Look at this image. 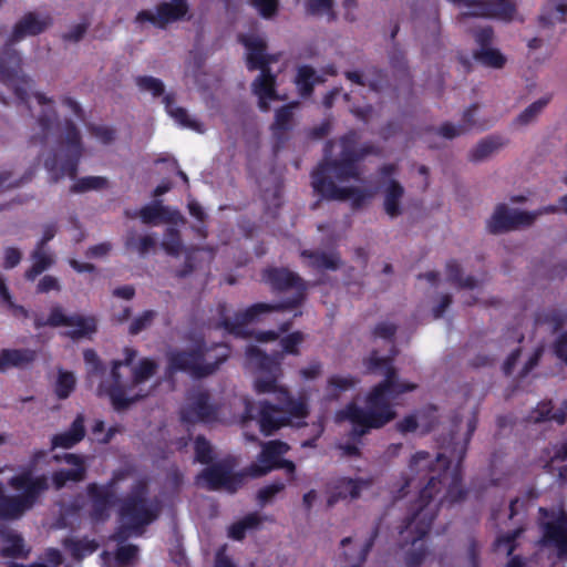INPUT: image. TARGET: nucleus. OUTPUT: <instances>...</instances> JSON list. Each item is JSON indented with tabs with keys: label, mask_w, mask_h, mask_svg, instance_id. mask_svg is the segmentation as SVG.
<instances>
[{
	"label": "nucleus",
	"mask_w": 567,
	"mask_h": 567,
	"mask_svg": "<svg viewBox=\"0 0 567 567\" xmlns=\"http://www.w3.org/2000/svg\"><path fill=\"white\" fill-rule=\"evenodd\" d=\"M259 70L260 74L251 84L252 92L256 95L268 96L270 100H278L279 96L276 91V75L271 72L270 66Z\"/></svg>",
	"instance_id": "c9c22d12"
},
{
	"label": "nucleus",
	"mask_w": 567,
	"mask_h": 567,
	"mask_svg": "<svg viewBox=\"0 0 567 567\" xmlns=\"http://www.w3.org/2000/svg\"><path fill=\"white\" fill-rule=\"evenodd\" d=\"M480 107L478 103L471 104L464 110L461 118V131L468 133L471 131H486L494 125V121L476 117Z\"/></svg>",
	"instance_id": "58836bf2"
},
{
	"label": "nucleus",
	"mask_w": 567,
	"mask_h": 567,
	"mask_svg": "<svg viewBox=\"0 0 567 567\" xmlns=\"http://www.w3.org/2000/svg\"><path fill=\"white\" fill-rule=\"evenodd\" d=\"M205 482L208 491H218L225 488L231 493L236 492L243 483L240 474L233 473L231 465L226 462L215 463L204 468L197 476V484Z\"/></svg>",
	"instance_id": "f3484780"
},
{
	"label": "nucleus",
	"mask_w": 567,
	"mask_h": 567,
	"mask_svg": "<svg viewBox=\"0 0 567 567\" xmlns=\"http://www.w3.org/2000/svg\"><path fill=\"white\" fill-rule=\"evenodd\" d=\"M32 266L25 271L24 278L34 281L38 276L49 269L53 264V257L45 251V248L35 246L31 252Z\"/></svg>",
	"instance_id": "e433bc0d"
},
{
	"label": "nucleus",
	"mask_w": 567,
	"mask_h": 567,
	"mask_svg": "<svg viewBox=\"0 0 567 567\" xmlns=\"http://www.w3.org/2000/svg\"><path fill=\"white\" fill-rule=\"evenodd\" d=\"M51 24V18L39 19L37 13H25L13 27V30L0 51V82L12 87L19 102L30 110L29 90L31 79L20 75L22 59L13 48L16 42L30 35L42 33Z\"/></svg>",
	"instance_id": "7ed1b4c3"
},
{
	"label": "nucleus",
	"mask_w": 567,
	"mask_h": 567,
	"mask_svg": "<svg viewBox=\"0 0 567 567\" xmlns=\"http://www.w3.org/2000/svg\"><path fill=\"white\" fill-rule=\"evenodd\" d=\"M300 256L308 260V267L316 270H337L341 265L337 252L303 249Z\"/></svg>",
	"instance_id": "2f4dec72"
},
{
	"label": "nucleus",
	"mask_w": 567,
	"mask_h": 567,
	"mask_svg": "<svg viewBox=\"0 0 567 567\" xmlns=\"http://www.w3.org/2000/svg\"><path fill=\"white\" fill-rule=\"evenodd\" d=\"M311 186L315 193L318 194L323 199H351V207L354 210L362 208L367 203L368 198L371 197V194L359 187H340L334 183L333 178L316 179V182H311Z\"/></svg>",
	"instance_id": "2eb2a0df"
},
{
	"label": "nucleus",
	"mask_w": 567,
	"mask_h": 567,
	"mask_svg": "<svg viewBox=\"0 0 567 567\" xmlns=\"http://www.w3.org/2000/svg\"><path fill=\"white\" fill-rule=\"evenodd\" d=\"M109 181L102 176H86L79 178L70 188L71 193L79 194L89 190H99L107 187Z\"/></svg>",
	"instance_id": "6e6d98bb"
},
{
	"label": "nucleus",
	"mask_w": 567,
	"mask_h": 567,
	"mask_svg": "<svg viewBox=\"0 0 567 567\" xmlns=\"http://www.w3.org/2000/svg\"><path fill=\"white\" fill-rule=\"evenodd\" d=\"M189 10L187 0H169L158 3L155 13L142 10L136 16L137 22H150L158 29H166L173 22L184 19Z\"/></svg>",
	"instance_id": "dca6fc26"
},
{
	"label": "nucleus",
	"mask_w": 567,
	"mask_h": 567,
	"mask_svg": "<svg viewBox=\"0 0 567 567\" xmlns=\"http://www.w3.org/2000/svg\"><path fill=\"white\" fill-rule=\"evenodd\" d=\"M125 247L128 250H136L140 255H145L156 247V238L153 235L136 237L132 231L125 238Z\"/></svg>",
	"instance_id": "5fc2aeb1"
},
{
	"label": "nucleus",
	"mask_w": 567,
	"mask_h": 567,
	"mask_svg": "<svg viewBox=\"0 0 567 567\" xmlns=\"http://www.w3.org/2000/svg\"><path fill=\"white\" fill-rule=\"evenodd\" d=\"M126 472L114 471L105 484L90 483L86 494L91 503L89 517L93 523H105L111 516V508L117 503L116 485L126 477Z\"/></svg>",
	"instance_id": "ddd939ff"
},
{
	"label": "nucleus",
	"mask_w": 567,
	"mask_h": 567,
	"mask_svg": "<svg viewBox=\"0 0 567 567\" xmlns=\"http://www.w3.org/2000/svg\"><path fill=\"white\" fill-rule=\"evenodd\" d=\"M447 280L458 287L474 289L477 287V280L473 276L463 277L461 265L455 259H451L445 266Z\"/></svg>",
	"instance_id": "a19ab883"
},
{
	"label": "nucleus",
	"mask_w": 567,
	"mask_h": 567,
	"mask_svg": "<svg viewBox=\"0 0 567 567\" xmlns=\"http://www.w3.org/2000/svg\"><path fill=\"white\" fill-rule=\"evenodd\" d=\"M473 10L461 13V19L468 17H498L512 19L515 6L509 0H473Z\"/></svg>",
	"instance_id": "5701e85b"
},
{
	"label": "nucleus",
	"mask_w": 567,
	"mask_h": 567,
	"mask_svg": "<svg viewBox=\"0 0 567 567\" xmlns=\"http://www.w3.org/2000/svg\"><path fill=\"white\" fill-rule=\"evenodd\" d=\"M76 379L71 371L58 369L54 393L59 400H66L75 390Z\"/></svg>",
	"instance_id": "c03bdc74"
},
{
	"label": "nucleus",
	"mask_w": 567,
	"mask_h": 567,
	"mask_svg": "<svg viewBox=\"0 0 567 567\" xmlns=\"http://www.w3.org/2000/svg\"><path fill=\"white\" fill-rule=\"evenodd\" d=\"M162 248L169 256L176 257L179 255L183 244L178 229L169 227L165 230Z\"/></svg>",
	"instance_id": "bf43d9fd"
},
{
	"label": "nucleus",
	"mask_w": 567,
	"mask_h": 567,
	"mask_svg": "<svg viewBox=\"0 0 567 567\" xmlns=\"http://www.w3.org/2000/svg\"><path fill=\"white\" fill-rule=\"evenodd\" d=\"M70 320L68 327H73L74 329L69 330L65 334L72 340L91 339L97 331V320L94 316L74 313L70 316Z\"/></svg>",
	"instance_id": "473e14b6"
},
{
	"label": "nucleus",
	"mask_w": 567,
	"mask_h": 567,
	"mask_svg": "<svg viewBox=\"0 0 567 567\" xmlns=\"http://www.w3.org/2000/svg\"><path fill=\"white\" fill-rule=\"evenodd\" d=\"M147 494L146 481L138 480L133 484L130 493L121 499L117 513L120 525L110 536L111 540L124 544L131 537H141L146 527L159 517L158 501L150 499Z\"/></svg>",
	"instance_id": "39448f33"
},
{
	"label": "nucleus",
	"mask_w": 567,
	"mask_h": 567,
	"mask_svg": "<svg viewBox=\"0 0 567 567\" xmlns=\"http://www.w3.org/2000/svg\"><path fill=\"white\" fill-rule=\"evenodd\" d=\"M404 187L396 179L391 178L383 189V209L384 213L391 218H398L402 215L403 209L401 200L404 196Z\"/></svg>",
	"instance_id": "cd10ccee"
},
{
	"label": "nucleus",
	"mask_w": 567,
	"mask_h": 567,
	"mask_svg": "<svg viewBox=\"0 0 567 567\" xmlns=\"http://www.w3.org/2000/svg\"><path fill=\"white\" fill-rule=\"evenodd\" d=\"M61 144L62 154L54 153L44 161L51 183H58L64 176L76 177L83 145L80 131L72 120L64 121V136Z\"/></svg>",
	"instance_id": "9d476101"
},
{
	"label": "nucleus",
	"mask_w": 567,
	"mask_h": 567,
	"mask_svg": "<svg viewBox=\"0 0 567 567\" xmlns=\"http://www.w3.org/2000/svg\"><path fill=\"white\" fill-rule=\"evenodd\" d=\"M567 16V4L558 3L553 8L546 6L538 17V22L542 27L548 28L555 24V22H564Z\"/></svg>",
	"instance_id": "864d4df0"
},
{
	"label": "nucleus",
	"mask_w": 567,
	"mask_h": 567,
	"mask_svg": "<svg viewBox=\"0 0 567 567\" xmlns=\"http://www.w3.org/2000/svg\"><path fill=\"white\" fill-rule=\"evenodd\" d=\"M138 217L143 224L152 225L158 220L174 223L181 217V214L178 210H172L169 207L164 206L162 200H154L138 210Z\"/></svg>",
	"instance_id": "bb28decb"
},
{
	"label": "nucleus",
	"mask_w": 567,
	"mask_h": 567,
	"mask_svg": "<svg viewBox=\"0 0 567 567\" xmlns=\"http://www.w3.org/2000/svg\"><path fill=\"white\" fill-rule=\"evenodd\" d=\"M221 351L212 359L209 348L204 340L195 343L189 350H173L167 353V370L171 373L186 372L194 379H203L215 373L229 357L225 344H216Z\"/></svg>",
	"instance_id": "1a4fd4ad"
},
{
	"label": "nucleus",
	"mask_w": 567,
	"mask_h": 567,
	"mask_svg": "<svg viewBox=\"0 0 567 567\" xmlns=\"http://www.w3.org/2000/svg\"><path fill=\"white\" fill-rule=\"evenodd\" d=\"M468 437L476 429V420H470ZM467 439L464 443L457 444L452 456L439 453L435 458L429 452L419 451L412 455L409 470L410 477L405 478L400 493L405 495L413 481L426 480V484L419 493L417 498L411 504L410 514L400 526L399 534L403 545L415 546L431 530L434 519L437 516L439 507L444 503L456 504L465 499L467 491L462 485V463L467 452Z\"/></svg>",
	"instance_id": "f257e3e1"
},
{
	"label": "nucleus",
	"mask_w": 567,
	"mask_h": 567,
	"mask_svg": "<svg viewBox=\"0 0 567 567\" xmlns=\"http://www.w3.org/2000/svg\"><path fill=\"white\" fill-rule=\"evenodd\" d=\"M307 415V404L301 400H296L287 389H280L277 404L260 401L256 409L252 403L248 402L244 419H257L260 432L269 436L281 427L289 425L291 419H305Z\"/></svg>",
	"instance_id": "0eeeda50"
},
{
	"label": "nucleus",
	"mask_w": 567,
	"mask_h": 567,
	"mask_svg": "<svg viewBox=\"0 0 567 567\" xmlns=\"http://www.w3.org/2000/svg\"><path fill=\"white\" fill-rule=\"evenodd\" d=\"M34 97L37 99L40 105H49L44 109L41 114L37 118L38 126L40 132L30 137V143L33 145H45L49 136L51 134V130L56 122L58 114L53 107V100L48 97L45 94L41 92H35Z\"/></svg>",
	"instance_id": "b1692460"
},
{
	"label": "nucleus",
	"mask_w": 567,
	"mask_h": 567,
	"mask_svg": "<svg viewBox=\"0 0 567 567\" xmlns=\"http://www.w3.org/2000/svg\"><path fill=\"white\" fill-rule=\"evenodd\" d=\"M7 543L0 549V556L4 558H28L30 548L25 547L24 539L19 534H9L6 536Z\"/></svg>",
	"instance_id": "ea45409f"
},
{
	"label": "nucleus",
	"mask_w": 567,
	"mask_h": 567,
	"mask_svg": "<svg viewBox=\"0 0 567 567\" xmlns=\"http://www.w3.org/2000/svg\"><path fill=\"white\" fill-rule=\"evenodd\" d=\"M386 382L378 388H372L367 396L368 409H363L354 403L347 405L344 416L352 423V429L348 437L358 444L362 443V437L371 429H381L395 419L396 412L392 404L384 402L382 391Z\"/></svg>",
	"instance_id": "6e6552de"
},
{
	"label": "nucleus",
	"mask_w": 567,
	"mask_h": 567,
	"mask_svg": "<svg viewBox=\"0 0 567 567\" xmlns=\"http://www.w3.org/2000/svg\"><path fill=\"white\" fill-rule=\"evenodd\" d=\"M261 278L274 292L292 291V295L277 303H254L244 311L236 313L234 319L221 316L220 327L228 333L245 338L249 334L247 326L259 320L262 315L274 311L292 310L299 308L305 302L307 285L298 274L285 267H268L262 270ZM223 310L224 307H221L220 315H223Z\"/></svg>",
	"instance_id": "f03ea898"
},
{
	"label": "nucleus",
	"mask_w": 567,
	"mask_h": 567,
	"mask_svg": "<svg viewBox=\"0 0 567 567\" xmlns=\"http://www.w3.org/2000/svg\"><path fill=\"white\" fill-rule=\"evenodd\" d=\"M136 86L143 92H150L153 97H164L165 85L162 80L151 75H138L135 78Z\"/></svg>",
	"instance_id": "13d9d810"
},
{
	"label": "nucleus",
	"mask_w": 567,
	"mask_h": 567,
	"mask_svg": "<svg viewBox=\"0 0 567 567\" xmlns=\"http://www.w3.org/2000/svg\"><path fill=\"white\" fill-rule=\"evenodd\" d=\"M553 95L547 94L537 101L533 102L528 105L524 111H522L515 120V123L519 125H528L534 122L536 117L543 112V110L549 104Z\"/></svg>",
	"instance_id": "8fccbe9b"
},
{
	"label": "nucleus",
	"mask_w": 567,
	"mask_h": 567,
	"mask_svg": "<svg viewBox=\"0 0 567 567\" xmlns=\"http://www.w3.org/2000/svg\"><path fill=\"white\" fill-rule=\"evenodd\" d=\"M359 380L352 375H331L327 381L328 394L337 399L341 393L354 388Z\"/></svg>",
	"instance_id": "09e8293b"
},
{
	"label": "nucleus",
	"mask_w": 567,
	"mask_h": 567,
	"mask_svg": "<svg viewBox=\"0 0 567 567\" xmlns=\"http://www.w3.org/2000/svg\"><path fill=\"white\" fill-rule=\"evenodd\" d=\"M363 365L369 373H377L381 370L384 372V379L373 386L378 388L386 382L382 391L384 402L392 404V401L396 400L401 394L416 389L415 383L400 381L396 369L393 365V359L391 357H380L378 350H372L369 357L363 359Z\"/></svg>",
	"instance_id": "f8f14e48"
},
{
	"label": "nucleus",
	"mask_w": 567,
	"mask_h": 567,
	"mask_svg": "<svg viewBox=\"0 0 567 567\" xmlns=\"http://www.w3.org/2000/svg\"><path fill=\"white\" fill-rule=\"evenodd\" d=\"M138 547L133 544L121 545L115 550V560L118 566L131 565L137 557Z\"/></svg>",
	"instance_id": "774afa93"
},
{
	"label": "nucleus",
	"mask_w": 567,
	"mask_h": 567,
	"mask_svg": "<svg viewBox=\"0 0 567 567\" xmlns=\"http://www.w3.org/2000/svg\"><path fill=\"white\" fill-rule=\"evenodd\" d=\"M508 143V141L497 134H492L481 140L475 147L470 152V161L478 163L487 157H489L493 153L502 148Z\"/></svg>",
	"instance_id": "72a5a7b5"
},
{
	"label": "nucleus",
	"mask_w": 567,
	"mask_h": 567,
	"mask_svg": "<svg viewBox=\"0 0 567 567\" xmlns=\"http://www.w3.org/2000/svg\"><path fill=\"white\" fill-rule=\"evenodd\" d=\"M293 107L295 104H286L276 110L271 131L278 141L284 140L285 134L292 127Z\"/></svg>",
	"instance_id": "4c0bfd02"
},
{
	"label": "nucleus",
	"mask_w": 567,
	"mask_h": 567,
	"mask_svg": "<svg viewBox=\"0 0 567 567\" xmlns=\"http://www.w3.org/2000/svg\"><path fill=\"white\" fill-rule=\"evenodd\" d=\"M289 450L290 446L280 440L264 443L257 462L247 467L248 474L252 477H261L270 473Z\"/></svg>",
	"instance_id": "aec40b11"
},
{
	"label": "nucleus",
	"mask_w": 567,
	"mask_h": 567,
	"mask_svg": "<svg viewBox=\"0 0 567 567\" xmlns=\"http://www.w3.org/2000/svg\"><path fill=\"white\" fill-rule=\"evenodd\" d=\"M286 488V483L282 481H275L261 487L257 493V501L261 506L271 502L275 496L281 493Z\"/></svg>",
	"instance_id": "338daca9"
},
{
	"label": "nucleus",
	"mask_w": 567,
	"mask_h": 567,
	"mask_svg": "<svg viewBox=\"0 0 567 567\" xmlns=\"http://www.w3.org/2000/svg\"><path fill=\"white\" fill-rule=\"evenodd\" d=\"M333 0H306L305 10L307 16L321 17L327 16L328 21H334L337 13L333 9Z\"/></svg>",
	"instance_id": "de8ad7c7"
},
{
	"label": "nucleus",
	"mask_w": 567,
	"mask_h": 567,
	"mask_svg": "<svg viewBox=\"0 0 567 567\" xmlns=\"http://www.w3.org/2000/svg\"><path fill=\"white\" fill-rule=\"evenodd\" d=\"M368 86L372 92H381L389 85L388 72L377 65L367 68Z\"/></svg>",
	"instance_id": "4d7b16f0"
},
{
	"label": "nucleus",
	"mask_w": 567,
	"mask_h": 567,
	"mask_svg": "<svg viewBox=\"0 0 567 567\" xmlns=\"http://www.w3.org/2000/svg\"><path fill=\"white\" fill-rule=\"evenodd\" d=\"M238 40L247 49V69L255 71L269 68L275 59L267 53V43L257 35L240 34Z\"/></svg>",
	"instance_id": "4be33fe9"
},
{
	"label": "nucleus",
	"mask_w": 567,
	"mask_h": 567,
	"mask_svg": "<svg viewBox=\"0 0 567 567\" xmlns=\"http://www.w3.org/2000/svg\"><path fill=\"white\" fill-rule=\"evenodd\" d=\"M389 63L395 76L405 79L406 83H411L412 76L403 51L394 47L389 53Z\"/></svg>",
	"instance_id": "3c124183"
},
{
	"label": "nucleus",
	"mask_w": 567,
	"mask_h": 567,
	"mask_svg": "<svg viewBox=\"0 0 567 567\" xmlns=\"http://www.w3.org/2000/svg\"><path fill=\"white\" fill-rule=\"evenodd\" d=\"M474 59L487 68L502 69L506 63L505 55L497 49H478L473 54Z\"/></svg>",
	"instance_id": "49530a36"
},
{
	"label": "nucleus",
	"mask_w": 567,
	"mask_h": 567,
	"mask_svg": "<svg viewBox=\"0 0 567 567\" xmlns=\"http://www.w3.org/2000/svg\"><path fill=\"white\" fill-rule=\"evenodd\" d=\"M544 542L555 546L560 555L567 554V520L559 518L544 526Z\"/></svg>",
	"instance_id": "7c9ffc66"
},
{
	"label": "nucleus",
	"mask_w": 567,
	"mask_h": 567,
	"mask_svg": "<svg viewBox=\"0 0 567 567\" xmlns=\"http://www.w3.org/2000/svg\"><path fill=\"white\" fill-rule=\"evenodd\" d=\"M38 357L33 349H2L0 351V371L3 372L10 368L23 369L32 364Z\"/></svg>",
	"instance_id": "a878e982"
},
{
	"label": "nucleus",
	"mask_w": 567,
	"mask_h": 567,
	"mask_svg": "<svg viewBox=\"0 0 567 567\" xmlns=\"http://www.w3.org/2000/svg\"><path fill=\"white\" fill-rule=\"evenodd\" d=\"M216 413V408L210 403L209 393L202 390L188 396V402L182 408L179 417L183 423L196 424L215 420Z\"/></svg>",
	"instance_id": "6ab92c4d"
},
{
	"label": "nucleus",
	"mask_w": 567,
	"mask_h": 567,
	"mask_svg": "<svg viewBox=\"0 0 567 567\" xmlns=\"http://www.w3.org/2000/svg\"><path fill=\"white\" fill-rule=\"evenodd\" d=\"M360 135L349 130L339 138L341 152L339 158H332L334 141L328 140L323 147V158L311 173V182L316 179L336 178L339 182L360 181L359 163L368 155H379L380 148L371 143L358 147Z\"/></svg>",
	"instance_id": "20e7f679"
},
{
	"label": "nucleus",
	"mask_w": 567,
	"mask_h": 567,
	"mask_svg": "<svg viewBox=\"0 0 567 567\" xmlns=\"http://www.w3.org/2000/svg\"><path fill=\"white\" fill-rule=\"evenodd\" d=\"M262 19H274L279 11V0H249Z\"/></svg>",
	"instance_id": "e2e57ef3"
},
{
	"label": "nucleus",
	"mask_w": 567,
	"mask_h": 567,
	"mask_svg": "<svg viewBox=\"0 0 567 567\" xmlns=\"http://www.w3.org/2000/svg\"><path fill=\"white\" fill-rule=\"evenodd\" d=\"M83 360L86 365L87 377H101L105 373V365L100 357L93 349H85L83 351Z\"/></svg>",
	"instance_id": "052dcab7"
},
{
	"label": "nucleus",
	"mask_w": 567,
	"mask_h": 567,
	"mask_svg": "<svg viewBox=\"0 0 567 567\" xmlns=\"http://www.w3.org/2000/svg\"><path fill=\"white\" fill-rule=\"evenodd\" d=\"M157 317V312L155 310H145L136 318L133 319L128 327V333L131 336H137L142 331L150 328Z\"/></svg>",
	"instance_id": "680f3d73"
},
{
	"label": "nucleus",
	"mask_w": 567,
	"mask_h": 567,
	"mask_svg": "<svg viewBox=\"0 0 567 567\" xmlns=\"http://www.w3.org/2000/svg\"><path fill=\"white\" fill-rule=\"evenodd\" d=\"M536 219V214L511 210L505 204H499L487 221V230L491 234H501L517 228L529 226Z\"/></svg>",
	"instance_id": "a211bd4d"
},
{
	"label": "nucleus",
	"mask_w": 567,
	"mask_h": 567,
	"mask_svg": "<svg viewBox=\"0 0 567 567\" xmlns=\"http://www.w3.org/2000/svg\"><path fill=\"white\" fill-rule=\"evenodd\" d=\"M398 326L393 322L381 321L374 326L371 331V337L377 339H382L388 342H393L395 339V334L398 332Z\"/></svg>",
	"instance_id": "0e129e2a"
},
{
	"label": "nucleus",
	"mask_w": 567,
	"mask_h": 567,
	"mask_svg": "<svg viewBox=\"0 0 567 567\" xmlns=\"http://www.w3.org/2000/svg\"><path fill=\"white\" fill-rule=\"evenodd\" d=\"M9 486L19 492L7 495L0 483V519L16 520L32 509L41 496L49 489V477L45 474L34 475L30 467L21 470L8 481Z\"/></svg>",
	"instance_id": "423d86ee"
},
{
	"label": "nucleus",
	"mask_w": 567,
	"mask_h": 567,
	"mask_svg": "<svg viewBox=\"0 0 567 567\" xmlns=\"http://www.w3.org/2000/svg\"><path fill=\"white\" fill-rule=\"evenodd\" d=\"M535 321L538 324H549L553 328V332H557L567 323V311L558 308H549L543 312H538Z\"/></svg>",
	"instance_id": "37998d69"
},
{
	"label": "nucleus",
	"mask_w": 567,
	"mask_h": 567,
	"mask_svg": "<svg viewBox=\"0 0 567 567\" xmlns=\"http://www.w3.org/2000/svg\"><path fill=\"white\" fill-rule=\"evenodd\" d=\"M123 353V360L112 361L110 380L101 381L97 388L99 395L109 396L113 409L117 412L127 410L132 404L147 396V393L126 395V386L122 381L120 369L122 367L132 365L137 355V351L134 348L125 347Z\"/></svg>",
	"instance_id": "9b49d317"
},
{
	"label": "nucleus",
	"mask_w": 567,
	"mask_h": 567,
	"mask_svg": "<svg viewBox=\"0 0 567 567\" xmlns=\"http://www.w3.org/2000/svg\"><path fill=\"white\" fill-rule=\"evenodd\" d=\"M372 484V477H340L333 485V489L327 499V505L332 507L339 501L347 499L348 497L357 499L360 497L362 488H368Z\"/></svg>",
	"instance_id": "412c9836"
},
{
	"label": "nucleus",
	"mask_w": 567,
	"mask_h": 567,
	"mask_svg": "<svg viewBox=\"0 0 567 567\" xmlns=\"http://www.w3.org/2000/svg\"><path fill=\"white\" fill-rule=\"evenodd\" d=\"M174 95L165 94L163 97V103L165 105L166 112L177 122L182 127L195 131L197 133L205 132V125L197 118H193L189 116L186 109L182 106L174 105Z\"/></svg>",
	"instance_id": "c85d7f7f"
},
{
	"label": "nucleus",
	"mask_w": 567,
	"mask_h": 567,
	"mask_svg": "<svg viewBox=\"0 0 567 567\" xmlns=\"http://www.w3.org/2000/svg\"><path fill=\"white\" fill-rule=\"evenodd\" d=\"M528 420L534 423H542L545 421H554L558 425H564L567 421V411L565 406H561L554 412V405L551 400H545L539 402L536 408H534L529 415Z\"/></svg>",
	"instance_id": "c756f323"
},
{
	"label": "nucleus",
	"mask_w": 567,
	"mask_h": 567,
	"mask_svg": "<svg viewBox=\"0 0 567 567\" xmlns=\"http://www.w3.org/2000/svg\"><path fill=\"white\" fill-rule=\"evenodd\" d=\"M315 69L303 64L297 69L295 84L301 97L307 99L313 94Z\"/></svg>",
	"instance_id": "79ce46f5"
},
{
	"label": "nucleus",
	"mask_w": 567,
	"mask_h": 567,
	"mask_svg": "<svg viewBox=\"0 0 567 567\" xmlns=\"http://www.w3.org/2000/svg\"><path fill=\"white\" fill-rule=\"evenodd\" d=\"M158 370V363L152 358H142L137 365L132 369V379L126 386V395L140 384L150 380Z\"/></svg>",
	"instance_id": "f704fd0d"
},
{
	"label": "nucleus",
	"mask_w": 567,
	"mask_h": 567,
	"mask_svg": "<svg viewBox=\"0 0 567 567\" xmlns=\"http://www.w3.org/2000/svg\"><path fill=\"white\" fill-rule=\"evenodd\" d=\"M85 417L79 413L69 429L52 436V449H72L85 437Z\"/></svg>",
	"instance_id": "393cba45"
},
{
	"label": "nucleus",
	"mask_w": 567,
	"mask_h": 567,
	"mask_svg": "<svg viewBox=\"0 0 567 567\" xmlns=\"http://www.w3.org/2000/svg\"><path fill=\"white\" fill-rule=\"evenodd\" d=\"M260 523L261 518L257 513L248 514L243 519L230 525L228 536L234 540H243L246 532L256 528Z\"/></svg>",
	"instance_id": "a18cd8bd"
},
{
	"label": "nucleus",
	"mask_w": 567,
	"mask_h": 567,
	"mask_svg": "<svg viewBox=\"0 0 567 567\" xmlns=\"http://www.w3.org/2000/svg\"><path fill=\"white\" fill-rule=\"evenodd\" d=\"M245 354L249 363L254 364L260 372L255 380V391L258 394L275 393L277 398L278 391L284 389L277 383L280 371L279 362L252 344L246 348Z\"/></svg>",
	"instance_id": "4468645a"
},
{
	"label": "nucleus",
	"mask_w": 567,
	"mask_h": 567,
	"mask_svg": "<svg viewBox=\"0 0 567 567\" xmlns=\"http://www.w3.org/2000/svg\"><path fill=\"white\" fill-rule=\"evenodd\" d=\"M64 546L70 550L71 555L75 559H81L86 555L94 553L99 545L94 539H73L66 538Z\"/></svg>",
	"instance_id": "603ef678"
},
{
	"label": "nucleus",
	"mask_w": 567,
	"mask_h": 567,
	"mask_svg": "<svg viewBox=\"0 0 567 567\" xmlns=\"http://www.w3.org/2000/svg\"><path fill=\"white\" fill-rule=\"evenodd\" d=\"M196 460L202 464H209L213 460V450L204 435H197L194 442Z\"/></svg>",
	"instance_id": "69168bd1"
}]
</instances>
